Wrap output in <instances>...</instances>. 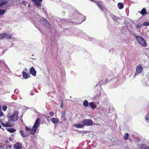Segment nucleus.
<instances>
[{
	"label": "nucleus",
	"mask_w": 149,
	"mask_h": 149,
	"mask_svg": "<svg viewBox=\"0 0 149 149\" xmlns=\"http://www.w3.org/2000/svg\"><path fill=\"white\" fill-rule=\"evenodd\" d=\"M143 68L141 65H138L136 68V71L134 74V77H135L141 73L143 71Z\"/></svg>",
	"instance_id": "4"
},
{
	"label": "nucleus",
	"mask_w": 149,
	"mask_h": 149,
	"mask_svg": "<svg viewBox=\"0 0 149 149\" xmlns=\"http://www.w3.org/2000/svg\"><path fill=\"white\" fill-rule=\"evenodd\" d=\"M118 6L119 9H121L123 8L124 5L122 3H119L118 4Z\"/></svg>",
	"instance_id": "17"
},
{
	"label": "nucleus",
	"mask_w": 149,
	"mask_h": 149,
	"mask_svg": "<svg viewBox=\"0 0 149 149\" xmlns=\"http://www.w3.org/2000/svg\"><path fill=\"white\" fill-rule=\"evenodd\" d=\"M107 81L106 80L104 82H103V80H101L100 82V84L101 85H103V84H106L107 82Z\"/></svg>",
	"instance_id": "30"
},
{
	"label": "nucleus",
	"mask_w": 149,
	"mask_h": 149,
	"mask_svg": "<svg viewBox=\"0 0 149 149\" xmlns=\"http://www.w3.org/2000/svg\"><path fill=\"white\" fill-rule=\"evenodd\" d=\"M141 24L139 22L137 23L136 25V29H141Z\"/></svg>",
	"instance_id": "23"
},
{
	"label": "nucleus",
	"mask_w": 149,
	"mask_h": 149,
	"mask_svg": "<svg viewBox=\"0 0 149 149\" xmlns=\"http://www.w3.org/2000/svg\"><path fill=\"white\" fill-rule=\"evenodd\" d=\"M82 123L84 125L86 126H91L93 124V121L90 119H84L83 120Z\"/></svg>",
	"instance_id": "5"
},
{
	"label": "nucleus",
	"mask_w": 149,
	"mask_h": 149,
	"mask_svg": "<svg viewBox=\"0 0 149 149\" xmlns=\"http://www.w3.org/2000/svg\"><path fill=\"white\" fill-rule=\"evenodd\" d=\"M7 36V34L6 33H3L0 34V40L4 39Z\"/></svg>",
	"instance_id": "12"
},
{
	"label": "nucleus",
	"mask_w": 149,
	"mask_h": 149,
	"mask_svg": "<svg viewBox=\"0 0 149 149\" xmlns=\"http://www.w3.org/2000/svg\"><path fill=\"white\" fill-rule=\"evenodd\" d=\"M89 105L92 109H95L96 107V105L93 102H91L89 103Z\"/></svg>",
	"instance_id": "16"
},
{
	"label": "nucleus",
	"mask_w": 149,
	"mask_h": 149,
	"mask_svg": "<svg viewBox=\"0 0 149 149\" xmlns=\"http://www.w3.org/2000/svg\"><path fill=\"white\" fill-rule=\"evenodd\" d=\"M5 12V11L4 10L0 9V15H3Z\"/></svg>",
	"instance_id": "24"
},
{
	"label": "nucleus",
	"mask_w": 149,
	"mask_h": 149,
	"mask_svg": "<svg viewBox=\"0 0 149 149\" xmlns=\"http://www.w3.org/2000/svg\"><path fill=\"white\" fill-rule=\"evenodd\" d=\"M7 3L8 2L6 0H0V7L7 4Z\"/></svg>",
	"instance_id": "11"
},
{
	"label": "nucleus",
	"mask_w": 149,
	"mask_h": 149,
	"mask_svg": "<svg viewBox=\"0 0 149 149\" xmlns=\"http://www.w3.org/2000/svg\"><path fill=\"white\" fill-rule=\"evenodd\" d=\"M63 101L62 100L61 102V105L60 107H61V108H63Z\"/></svg>",
	"instance_id": "34"
},
{
	"label": "nucleus",
	"mask_w": 149,
	"mask_h": 149,
	"mask_svg": "<svg viewBox=\"0 0 149 149\" xmlns=\"http://www.w3.org/2000/svg\"><path fill=\"white\" fill-rule=\"evenodd\" d=\"M139 13L142 15H145L147 13L146 10L145 8H143Z\"/></svg>",
	"instance_id": "10"
},
{
	"label": "nucleus",
	"mask_w": 149,
	"mask_h": 149,
	"mask_svg": "<svg viewBox=\"0 0 149 149\" xmlns=\"http://www.w3.org/2000/svg\"><path fill=\"white\" fill-rule=\"evenodd\" d=\"M74 126L78 128H82L84 127V125L81 124H74Z\"/></svg>",
	"instance_id": "15"
},
{
	"label": "nucleus",
	"mask_w": 149,
	"mask_h": 149,
	"mask_svg": "<svg viewBox=\"0 0 149 149\" xmlns=\"http://www.w3.org/2000/svg\"><path fill=\"white\" fill-rule=\"evenodd\" d=\"M18 118V112L15 111L8 117V120L9 122H13L17 121Z\"/></svg>",
	"instance_id": "1"
},
{
	"label": "nucleus",
	"mask_w": 149,
	"mask_h": 149,
	"mask_svg": "<svg viewBox=\"0 0 149 149\" xmlns=\"http://www.w3.org/2000/svg\"><path fill=\"white\" fill-rule=\"evenodd\" d=\"M12 38V36H8L7 35V36H6V39H10L11 38Z\"/></svg>",
	"instance_id": "33"
},
{
	"label": "nucleus",
	"mask_w": 149,
	"mask_h": 149,
	"mask_svg": "<svg viewBox=\"0 0 149 149\" xmlns=\"http://www.w3.org/2000/svg\"><path fill=\"white\" fill-rule=\"evenodd\" d=\"M30 4H29V5H28V6H30Z\"/></svg>",
	"instance_id": "38"
},
{
	"label": "nucleus",
	"mask_w": 149,
	"mask_h": 149,
	"mask_svg": "<svg viewBox=\"0 0 149 149\" xmlns=\"http://www.w3.org/2000/svg\"><path fill=\"white\" fill-rule=\"evenodd\" d=\"M145 118L148 122H149V113L146 116Z\"/></svg>",
	"instance_id": "26"
},
{
	"label": "nucleus",
	"mask_w": 149,
	"mask_h": 149,
	"mask_svg": "<svg viewBox=\"0 0 149 149\" xmlns=\"http://www.w3.org/2000/svg\"><path fill=\"white\" fill-rule=\"evenodd\" d=\"M4 115V113L2 111L1 106L0 105V117H2Z\"/></svg>",
	"instance_id": "25"
},
{
	"label": "nucleus",
	"mask_w": 149,
	"mask_h": 149,
	"mask_svg": "<svg viewBox=\"0 0 149 149\" xmlns=\"http://www.w3.org/2000/svg\"><path fill=\"white\" fill-rule=\"evenodd\" d=\"M25 130L26 131L28 132L30 131L31 130V129L28 127L27 126H26Z\"/></svg>",
	"instance_id": "31"
},
{
	"label": "nucleus",
	"mask_w": 149,
	"mask_h": 149,
	"mask_svg": "<svg viewBox=\"0 0 149 149\" xmlns=\"http://www.w3.org/2000/svg\"><path fill=\"white\" fill-rule=\"evenodd\" d=\"M148 146L146 145L142 144L141 146V149H147Z\"/></svg>",
	"instance_id": "22"
},
{
	"label": "nucleus",
	"mask_w": 149,
	"mask_h": 149,
	"mask_svg": "<svg viewBox=\"0 0 149 149\" xmlns=\"http://www.w3.org/2000/svg\"><path fill=\"white\" fill-rule=\"evenodd\" d=\"M95 3L97 4V5L99 7H100V6H101L102 4V3L101 2H98L96 1Z\"/></svg>",
	"instance_id": "28"
},
{
	"label": "nucleus",
	"mask_w": 149,
	"mask_h": 149,
	"mask_svg": "<svg viewBox=\"0 0 149 149\" xmlns=\"http://www.w3.org/2000/svg\"><path fill=\"white\" fill-rule=\"evenodd\" d=\"M10 133H13L16 131V130L13 128H7L6 129Z\"/></svg>",
	"instance_id": "14"
},
{
	"label": "nucleus",
	"mask_w": 149,
	"mask_h": 149,
	"mask_svg": "<svg viewBox=\"0 0 149 149\" xmlns=\"http://www.w3.org/2000/svg\"><path fill=\"white\" fill-rule=\"evenodd\" d=\"M40 119L37 118L36 120L35 123L33 126V129H31L30 133L32 134H34L36 133V129L40 125Z\"/></svg>",
	"instance_id": "2"
},
{
	"label": "nucleus",
	"mask_w": 149,
	"mask_h": 149,
	"mask_svg": "<svg viewBox=\"0 0 149 149\" xmlns=\"http://www.w3.org/2000/svg\"><path fill=\"white\" fill-rule=\"evenodd\" d=\"M19 132L21 135L23 137H26L28 136L26 134H25L24 132L22 130H20L19 131Z\"/></svg>",
	"instance_id": "21"
},
{
	"label": "nucleus",
	"mask_w": 149,
	"mask_h": 149,
	"mask_svg": "<svg viewBox=\"0 0 149 149\" xmlns=\"http://www.w3.org/2000/svg\"><path fill=\"white\" fill-rule=\"evenodd\" d=\"M7 107L6 105H4L2 106V109L4 111H6L7 109Z\"/></svg>",
	"instance_id": "27"
},
{
	"label": "nucleus",
	"mask_w": 149,
	"mask_h": 149,
	"mask_svg": "<svg viewBox=\"0 0 149 149\" xmlns=\"http://www.w3.org/2000/svg\"><path fill=\"white\" fill-rule=\"evenodd\" d=\"M28 71V69L25 68L22 72V77L24 79H28L30 77V74L27 72Z\"/></svg>",
	"instance_id": "6"
},
{
	"label": "nucleus",
	"mask_w": 149,
	"mask_h": 149,
	"mask_svg": "<svg viewBox=\"0 0 149 149\" xmlns=\"http://www.w3.org/2000/svg\"><path fill=\"white\" fill-rule=\"evenodd\" d=\"M136 38L138 42L143 47H146L147 46V43L143 38L139 36H136Z\"/></svg>",
	"instance_id": "3"
},
{
	"label": "nucleus",
	"mask_w": 149,
	"mask_h": 149,
	"mask_svg": "<svg viewBox=\"0 0 149 149\" xmlns=\"http://www.w3.org/2000/svg\"><path fill=\"white\" fill-rule=\"evenodd\" d=\"M129 137V134L127 133H126L124 135L123 138L125 140H127L128 139Z\"/></svg>",
	"instance_id": "19"
},
{
	"label": "nucleus",
	"mask_w": 149,
	"mask_h": 149,
	"mask_svg": "<svg viewBox=\"0 0 149 149\" xmlns=\"http://www.w3.org/2000/svg\"><path fill=\"white\" fill-rule=\"evenodd\" d=\"M1 124L3 127H11L14 126V125L13 124H11L10 123H2Z\"/></svg>",
	"instance_id": "9"
},
{
	"label": "nucleus",
	"mask_w": 149,
	"mask_h": 149,
	"mask_svg": "<svg viewBox=\"0 0 149 149\" xmlns=\"http://www.w3.org/2000/svg\"><path fill=\"white\" fill-rule=\"evenodd\" d=\"M100 9L101 10H103V8H102L101 6H100V7H99Z\"/></svg>",
	"instance_id": "36"
},
{
	"label": "nucleus",
	"mask_w": 149,
	"mask_h": 149,
	"mask_svg": "<svg viewBox=\"0 0 149 149\" xmlns=\"http://www.w3.org/2000/svg\"><path fill=\"white\" fill-rule=\"evenodd\" d=\"M61 119L63 121H66L67 119L65 118V113H64L63 114H62L61 117Z\"/></svg>",
	"instance_id": "20"
},
{
	"label": "nucleus",
	"mask_w": 149,
	"mask_h": 149,
	"mask_svg": "<svg viewBox=\"0 0 149 149\" xmlns=\"http://www.w3.org/2000/svg\"><path fill=\"white\" fill-rule=\"evenodd\" d=\"M30 72L34 76H35L36 75V71L33 67H31L30 68Z\"/></svg>",
	"instance_id": "7"
},
{
	"label": "nucleus",
	"mask_w": 149,
	"mask_h": 149,
	"mask_svg": "<svg viewBox=\"0 0 149 149\" xmlns=\"http://www.w3.org/2000/svg\"><path fill=\"white\" fill-rule=\"evenodd\" d=\"M113 19H116V16L115 15H113Z\"/></svg>",
	"instance_id": "35"
},
{
	"label": "nucleus",
	"mask_w": 149,
	"mask_h": 149,
	"mask_svg": "<svg viewBox=\"0 0 149 149\" xmlns=\"http://www.w3.org/2000/svg\"><path fill=\"white\" fill-rule=\"evenodd\" d=\"M147 149H149V147H148L147 148Z\"/></svg>",
	"instance_id": "37"
},
{
	"label": "nucleus",
	"mask_w": 149,
	"mask_h": 149,
	"mask_svg": "<svg viewBox=\"0 0 149 149\" xmlns=\"http://www.w3.org/2000/svg\"><path fill=\"white\" fill-rule=\"evenodd\" d=\"M51 121L53 123H56L59 122V120L58 118H53L51 119Z\"/></svg>",
	"instance_id": "13"
},
{
	"label": "nucleus",
	"mask_w": 149,
	"mask_h": 149,
	"mask_svg": "<svg viewBox=\"0 0 149 149\" xmlns=\"http://www.w3.org/2000/svg\"><path fill=\"white\" fill-rule=\"evenodd\" d=\"M13 148L16 149H22V145L19 143H17L14 146Z\"/></svg>",
	"instance_id": "8"
},
{
	"label": "nucleus",
	"mask_w": 149,
	"mask_h": 149,
	"mask_svg": "<svg viewBox=\"0 0 149 149\" xmlns=\"http://www.w3.org/2000/svg\"><path fill=\"white\" fill-rule=\"evenodd\" d=\"M89 104L87 100H84L83 102V105L85 107H87Z\"/></svg>",
	"instance_id": "18"
},
{
	"label": "nucleus",
	"mask_w": 149,
	"mask_h": 149,
	"mask_svg": "<svg viewBox=\"0 0 149 149\" xmlns=\"http://www.w3.org/2000/svg\"><path fill=\"white\" fill-rule=\"evenodd\" d=\"M49 114L51 116H53L54 115V113L53 111H50L49 113Z\"/></svg>",
	"instance_id": "32"
},
{
	"label": "nucleus",
	"mask_w": 149,
	"mask_h": 149,
	"mask_svg": "<svg viewBox=\"0 0 149 149\" xmlns=\"http://www.w3.org/2000/svg\"><path fill=\"white\" fill-rule=\"evenodd\" d=\"M143 25L145 26H149V22H145L143 23Z\"/></svg>",
	"instance_id": "29"
}]
</instances>
